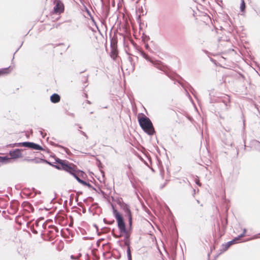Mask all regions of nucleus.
Listing matches in <instances>:
<instances>
[{"mask_svg":"<svg viewBox=\"0 0 260 260\" xmlns=\"http://www.w3.org/2000/svg\"><path fill=\"white\" fill-rule=\"evenodd\" d=\"M253 145L255 149L260 151V142L258 141H254L253 142Z\"/></svg>","mask_w":260,"mask_h":260,"instance_id":"obj_19","label":"nucleus"},{"mask_svg":"<svg viewBox=\"0 0 260 260\" xmlns=\"http://www.w3.org/2000/svg\"><path fill=\"white\" fill-rule=\"evenodd\" d=\"M220 100L224 104V108L223 109L224 110H228L230 106L229 103L230 102L229 96L225 95L224 96L222 97Z\"/></svg>","mask_w":260,"mask_h":260,"instance_id":"obj_9","label":"nucleus"},{"mask_svg":"<svg viewBox=\"0 0 260 260\" xmlns=\"http://www.w3.org/2000/svg\"><path fill=\"white\" fill-rule=\"evenodd\" d=\"M113 213L117 221V225L120 233H126L127 230L122 216L116 209H113Z\"/></svg>","mask_w":260,"mask_h":260,"instance_id":"obj_2","label":"nucleus"},{"mask_svg":"<svg viewBox=\"0 0 260 260\" xmlns=\"http://www.w3.org/2000/svg\"><path fill=\"white\" fill-rule=\"evenodd\" d=\"M32 142H24L22 143H19L17 144L18 147H24L30 148Z\"/></svg>","mask_w":260,"mask_h":260,"instance_id":"obj_15","label":"nucleus"},{"mask_svg":"<svg viewBox=\"0 0 260 260\" xmlns=\"http://www.w3.org/2000/svg\"><path fill=\"white\" fill-rule=\"evenodd\" d=\"M141 54L143 56V57H144L147 60L150 61L151 63L152 61H153V59H151L147 54H146L144 52H141Z\"/></svg>","mask_w":260,"mask_h":260,"instance_id":"obj_18","label":"nucleus"},{"mask_svg":"<svg viewBox=\"0 0 260 260\" xmlns=\"http://www.w3.org/2000/svg\"><path fill=\"white\" fill-rule=\"evenodd\" d=\"M124 245L127 246V256L128 260H132L131 251L130 248V241H126L124 242Z\"/></svg>","mask_w":260,"mask_h":260,"instance_id":"obj_10","label":"nucleus"},{"mask_svg":"<svg viewBox=\"0 0 260 260\" xmlns=\"http://www.w3.org/2000/svg\"><path fill=\"white\" fill-rule=\"evenodd\" d=\"M86 11L89 17L92 16L90 12L87 8H86Z\"/></svg>","mask_w":260,"mask_h":260,"instance_id":"obj_26","label":"nucleus"},{"mask_svg":"<svg viewBox=\"0 0 260 260\" xmlns=\"http://www.w3.org/2000/svg\"><path fill=\"white\" fill-rule=\"evenodd\" d=\"M30 148L32 149L37 150H44V149L43 148V147L41 146H40V145H39L38 144L33 143V142H32V143H31Z\"/></svg>","mask_w":260,"mask_h":260,"instance_id":"obj_16","label":"nucleus"},{"mask_svg":"<svg viewBox=\"0 0 260 260\" xmlns=\"http://www.w3.org/2000/svg\"><path fill=\"white\" fill-rule=\"evenodd\" d=\"M60 97L57 93H54L50 96V101L53 103H57L60 101Z\"/></svg>","mask_w":260,"mask_h":260,"instance_id":"obj_11","label":"nucleus"},{"mask_svg":"<svg viewBox=\"0 0 260 260\" xmlns=\"http://www.w3.org/2000/svg\"><path fill=\"white\" fill-rule=\"evenodd\" d=\"M22 45V44H21V45H20V47H21Z\"/></svg>","mask_w":260,"mask_h":260,"instance_id":"obj_36","label":"nucleus"},{"mask_svg":"<svg viewBox=\"0 0 260 260\" xmlns=\"http://www.w3.org/2000/svg\"><path fill=\"white\" fill-rule=\"evenodd\" d=\"M41 135L42 136L43 138H44L45 136L43 135V132L42 131H40Z\"/></svg>","mask_w":260,"mask_h":260,"instance_id":"obj_31","label":"nucleus"},{"mask_svg":"<svg viewBox=\"0 0 260 260\" xmlns=\"http://www.w3.org/2000/svg\"><path fill=\"white\" fill-rule=\"evenodd\" d=\"M87 102L88 104H90V102L89 101H87Z\"/></svg>","mask_w":260,"mask_h":260,"instance_id":"obj_34","label":"nucleus"},{"mask_svg":"<svg viewBox=\"0 0 260 260\" xmlns=\"http://www.w3.org/2000/svg\"><path fill=\"white\" fill-rule=\"evenodd\" d=\"M69 173L72 175L78 181L79 179H81V177L83 178L85 175L83 171L75 170L73 167L72 168V171H70Z\"/></svg>","mask_w":260,"mask_h":260,"instance_id":"obj_7","label":"nucleus"},{"mask_svg":"<svg viewBox=\"0 0 260 260\" xmlns=\"http://www.w3.org/2000/svg\"><path fill=\"white\" fill-rule=\"evenodd\" d=\"M90 19L92 20V22L94 23V24L96 26V22L95 21V20L93 18V17L92 16H91L90 17Z\"/></svg>","mask_w":260,"mask_h":260,"instance_id":"obj_25","label":"nucleus"},{"mask_svg":"<svg viewBox=\"0 0 260 260\" xmlns=\"http://www.w3.org/2000/svg\"><path fill=\"white\" fill-rule=\"evenodd\" d=\"M117 55L115 54V53H113V54L111 56L113 58V59H115V58L116 57Z\"/></svg>","mask_w":260,"mask_h":260,"instance_id":"obj_30","label":"nucleus"},{"mask_svg":"<svg viewBox=\"0 0 260 260\" xmlns=\"http://www.w3.org/2000/svg\"><path fill=\"white\" fill-rule=\"evenodd\" d=\"M238 240L236 238H235L234 239H233V240L232 241H230L228 242H227L224 245H223L224 246V250H226L228 249V248L231 246L232 245V244H235L237 242Z\"/></svg>","mask_w":260,"mask_h":260,"instance_id":"obj_13","label":"nucleus"},{"mask_svg":"<svg viewBox=\"0 0 260 260\" xmlns=\"http://www.w3.org/2000/svg\"><path fill=\"white\" fill-rule=\"evenodd\" d=\"M57 146H58V147H61V148H63V149H66L64 147H62V146H60V145H57Z\"/></svg>","mask_w":260,"mask_h":260,"instance_id":"obj_32","label":"nucleus"},{"mask_svg":"<svg viewBox=\"0 0 260 260\" xmlns=\"http://www.w3.org/2000/svg\"><path fill=\"white\" fill-rule=\"evenodd\" d=\"M22 45V44H21V45H20V47H21Z\"/></svg>","mask_w":260,"mask_h":260,"instance_id":"obj_37","label":"nucleus"},{"mask_svg":"<svg viewBox=\"0 0 260 260\" xmlns=\"http://www.w3.org/2000/svg\"><path fill=\"white\" fill-rule=\"evenodd\" d=\"M85 186H88L89 188H91L92 187L90 183H88V182L86 183V184Z\"/></svg>","mask_w":260,"mask_h":260,"instance_id":"obj_28","label":"nucleus"},{"mask_svg":"<svg viewBox=\"0 0 260 260\" xmlns=\"http://www.w3.org/2000/svg\"><path fill=\"white\" fill-rule=\"evenodd\" d=\"M9 68L0 69V76L2 75L7 74L10 73Z\"/></svg>","mask_w":260,"mask_h":260,"instance_id":"obj_17","label":"nucleus"},{"mask_svg":"<svg viewBox=\"0 0 260 260\" xmlns=\"http://www.w3.org/2000/svg\"><path fill=\"white\" fill-rule=\"evenodd\" d=\"M71 257L72 259H74L75 258L73 255H71Z\"/></svg>","mask_w":260,"mask_h":260,"instance_id":"obj_33","label":"nucleus"},{"mask_svg":"<svg viewBox=\"0 0 260 260\" xmlns=\"http://www.w3.org/2000/svg\"><path fill=\"white\" fill-rule=\"evenodd\" d=\"M50 165L55 167L58 170H63L68 172L72 171L73 167L72 166V165L66 160H63L62 161L60 162L59 164L57 165H53L52 164Z\"/></svg>","mask_w":260,"mask_h":260,"instance_id":"obj_3","label":"nucleus"},{"mask_svg":"<svg viewBox=\"0 0 260 260\" xmlns=\"http://www.w3.org/2000/svg\"><path fill=\"white\" fill-rule=\"evenodd\" d=\"M78 182L84 185H86L87 183L86 181L83 180L82 179H79Z\"/></svg>","mask_w":260,"mask_h":260,"instance_id":"obj_23","label":"nucleus"},{"mask_svg":"<svg viewBox=\"0 0 260 260\" xmlns=\"http://www.w3.org/2000/svg\"><path fill=\"white\" fill-rule=\"evenodd\" d=\"M146 48H148V45H146Z\"/></svg>","mask_w":260,"mask_h":260,"instance_id":"obj_35","label":"nucleus"},{"mask_svg":"<svg viewBox=\"0 0 260 260\" xmlns=\"http://www.w3.org/2000/svg\"><path fill=\"white\" fill-rule=\"evenodd\" d=\"M25 151V149H16L10 151L9 155L11 159H17L18 158L22 157L26 153L23 152Z\"/></svg>","mask_w":260,"mask_h":260,"instance_id":"obj_4","label":"nucleus"},{"mask_svg":"<svg viewBox=\"0 0 260 260\" xmlns=\"http://www.w3.org/2000/svg\"><path fill=\"white\" fill-rule=\"evenodd\" d=\"M63 160L60 159H59V158H56L55 159V161H56V162H57V163L58 164H58H60V162H61V161H62Z\"/></svg>","mask_w":260,"mask_h":260,"instance_id":"obj_24","label":"nucleus"},{"mask_svg":"<svg viewBox=\"0 0 260 260\" xmlns=\"http://www.w3.org/2000/svg\"><path fill=\"white\" fill-rule=\"evenodd\" d=\"M22 45V44H21V45H20V47H21Z\"/></svg>","mask_w":260,"mask_h":260,"instance_id":"obj_38","label":"nucleus"},{"mask_svg":"<svg viewBox=\"0 0 260 260\" xmlns=\"http://www.w3.org/2000/svg\"><path fill=\"white\" fill-rule=\"evenodd\" d=\"M55 6L54 7L53 11L55 14H60L64 11V5L59 0H55Z\"/></svg>","mask_w":260,"mask_h":260,"instance_id":"obj_5","label":"nucleus"},{"mask_svg":"<svg viewBox=\"0 0 260 260\" xmlns=\"http://www.w3.org/2000/svg\"><path fill=\"white\" fill-rule=\"evenodd\" d=\"M123 234H124V241H129V235L127 232V231H126V233H122Z\"/></svg>","mask_w":260,"mask_h":260,"instance_id":"obj_22","label":"nucleus"},{"mask_svg":"<svg viewBox=\"0 0 260 260\" xmlns=\"http://www.w3.org/2000/svg\"><path fill=\"white\" fill-rule=\"evenodd\" d=\"M138 121L142 129L148 135H152L155 133L154 128L150 119L145 116L138 117Z\"/></svg>","mask_w":260,"mask_h":260,"instance_id":"obj_1","label":"nucleus"},{"mask_svg":"<svg viewBox=\"0 0 260 260\" xmlns=\"http://www.w3.org/2000/svg\"><path fill=\"white\" fill-rule=\"evenodd\" d=\"M195 181L197 184H198L199 186L201 185V184L200 183V181L198 179H196Z\"/></svg>","mask_w":260,"mask_h":260,"instance_id":"obj_27","label":"nucleus"},{"mask_svg":"<svg viewBox=\"0 0 260 260\" xmlns=\"http://www.w3.org/2000/svg\"><path fill=\"white\" fill-rule=\"evenodd\" d=\"M11 161V159L10 157H8V156H0V163L4 164H7L9 163Z\"/></svg>","mask_w":260,"mask_h":260,"instance_id":"obj_12","label":"nucleus"},{"mask_svg":"<svg viewBox=\"0 0 260 260\" xmlns=\"http://www.w3.org/2000/svg\"><path fill=\"white\" fill-rule=\"evenodd\" d=\"M123 210L125 213V216L128 218V224L131 226L132 224V215L129 206L125 204L123 206Z\"/></svg>","mask_w":260,"mask_h":260,"instance_id":"obj_6","label":"nucleus"},{"mask_svg":"<svg viewBox=\"0 0 260 260\" xmlns=\"http://www.w3.org/2000/svg\"><path fill=\"white\" fill-rule=\"evenodd\" d=\"M80 133H81V134H82L83 136H84L85 137H87V135H86V134H85V132H83V131H80Z\"/></svg>","mask_w":260,"mask_h":260,"instance_id":"obj_29","label":"nucleus"},{"mask_svg":"<svg viewBox=\"0 0 260 260\" xmlns=\"http://www.w3.org/2000/svg\"><path fill=\"white\" fill-rule=\"evenodd\" d=\"M245 9V4L244 0H241L240 10L243 12Z\"/></svg>","mask_w":260,"mask_h":260,"instance_id":"obj_20","label":"nucleus"},{"mask_svg":"<svg viewBox=\"0 0 260 260\" xmlns=\"http://www.w3.org/2000/svg\"><path fill=\"white\" fill-rule=\"evenodd\" d=\"M151 63L158 69L165 71L166 70V66H164L162 63L158 60H153V61L151 62Z\"/></svg>","mask_w":260,"mask_h":260,"instance_id":"obj_8","label":"nucleus"},{"mask_svg":"<svg viewBox=\"0 0 260 260\" xmlns=\"http://www.w3.org/2000/svg\"><path fill=\"white\" fill-rule=\"evenodd\" d=\"M246 231H247L246 229H244L243 233L240 235L238 236L237 237H236L237 238V239L239 241L241 238L244 237L245 235V234L246 233Z\"/></svg>","mask_w":260,"mask_h":260,"instance_id":"obj_21","label":"nucleus"},{"mask_svg":"<svg viewBox=\"0 0 260 260\" xmlns=\"http://www.w3.org/2000/svg\"><path fill=\"white\" fill-rule=\"evenodd\" d=\"M25 160L30 161L32 162H35V163H40L41 162H45L49 165H51V163L47 161V160L43 159H40V160H37L36 159H24Z\"/></svg>","mask_w":260,"mask_h":260,"instance_id":"obj_14","label":"nucleus"}]
</instances>
